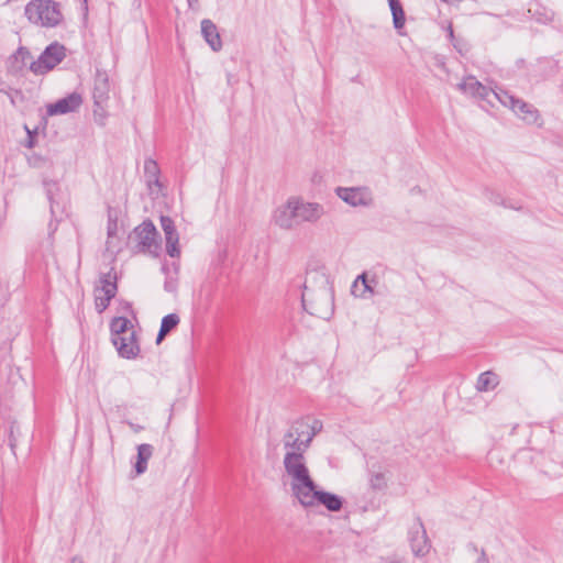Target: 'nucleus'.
<instances>
[{
  "instance_id": "473e14b6",
  "label": "nucleus",
  "mask_w": 563,
  "mask_h": 563,
  "mask_svg": "<svg viewBox=\"0 0 563 563\" xmlns=\"http://www.w3.org/2000/svg\"><path fill=\"white\" fill-rule=\"evenodd\" d=\"M369 486L374 490H384L387 487L385 474L382 472L371 473Z\"/></svg>"
},
{
  "instance_id": "f03ea898",
  "label": "nucleus",
  "mask_w": 563,
  "mask_h": 563,
  "mask_svg": "<svg viewBox=\"0 0 563 563\" xmlns=\"http://www.w3.org/2000/svg\"><path fill=\"white\" fill-rule=\"evenodd\" d=\"M42 184L49 202L51 220L48 222V238L53 239V235L58 229V224L68 217V199L62 191L58 181L45 178Z\"/></svg>"
},
{
  "instance_id": "f8f14e48",
  "label": "nucleus",
  "mask_w": 563,
  "mask_h": 563,
  "mask_svg": "<svg viewBox=\"0 0 563 563\" xmlns=\"http://www.w3.org/2000/svg\"><path fill=\"white\" fill-rule=\"evenodd\" d=\"M82 103L80 93L74 91L57 101L47 104L46 113L51 117L75 112Z\"/></svg>"
},
{
  "instance_id": "f704fd0d",
  "label": "nucleus",
  "mask_w": 563,
  "mask_h": 563,
  "mask_svg": "<svg viewBox=\"0 0 563 563\" xmlns=\"http://www.w3.org/2000/svg\"><path fill=\"white\" fill-rule=\"evenodd\" d=\"M486 199L497 206L508 207V200L503 198L500 194L486 189L485 190Z\"/></svg>"
},
{
  "instance_id": "423d86ee",
  "label": "nucleus",
  "mask_w": 563,
  "mask_h": 563,
  "mask_svg": "<svg viewBox=\"0 0 563 563\" xmlns=\"http://www.w3.org/2000/svg\"><path fill=\"white\" fill-rule=\"evenodd\" d=\"M298 501L303 507H312L317 504H320L324 506L327 510L331 512H338L342 509L344 499L334 493L318 490L316 487L312 488V490L301 494V497L298 499Z\"/></svg>"
},
{
  "instance_id": "2f4dec72",
  "label": "nucleus",
  "mask_w": 563,
  "mask_h": 563,
  "mask_svg": "<svg viewBox=\"0 0 563 563\" xmlns=\"http://www.w3.org/2000/svg\"><path fill=\"white\" fill-rule=\"evenodd\" d=\"M179 322L180 318L177 313H168L163 317L159 328L169 334L174 329L177 328Z\"/></svg>"
},
{
  "instance_id": "393cba45",
  "label": "nucleus",
  "mask_w": 563,
  "mask_h": 563,
  "mask_svg": "<svg viewBox=\"0 0 563 563\" xmlns=\"http://www.w3.org/2000/svg\"><path fill=\"white\" fill-rule=\"evenodd\" d=\"M498 385V376L490 372H484L479 374L476 383V389L478 391H487L495 388Z\"/></svg>"
},
{
  "instance_id": "c85d7f7f",
  "label": "nucleus",
  "mask_w": 563,
  "mask_h": 563,
  "mask_svg": "<svg viewBox=\"0 0 563 563\" xmlns=\"http://www.w3.org/2000/svg\"><path fill=\"white\" fill-rule=\"evenodd\" d=\"M25 64L23 60H20L19 56H16V53L14 52L11 56H9L5 68L7 73L11 76H20L22 75L24 70Z\"/></svg>"
},
{
  "instance_id": "2eb2a0df",
  "label": "nucleus",
  "mask_w": 563,
  "mask_h": 563,
  "mask_svg": "<svg viewBox=\"0 0 563 563\" xmlns=\"http://www.w3.org/2000/svg\"><path fill=\"white\" fill-rule=\"evenodd\" d=\"M457 88L466 93H470L474 98H478L479 100H485L492 102L489 97L493 93V90L486 86H484L481 81H478L474 76H466L459 85Z\"/></svg>"
},
{
  "instance_id": "f3484780",
  "label": "nucleus",
  "mask_w": 563,
  "mask_h": 563,
  "mask_svg": "<svg viewBox=\"0 0 563 563\" xmlns=\"http://www.w3.org/2000/svg\"><path fill=\"white\" fill-rule=\"evenodd\" d=\"M201 34L213 52H219L222 48V40L218 27L211 20L203 19L201 21Z\"/></svg>"
},
{
  "instance_id": "13d9d810",
  "label": "nucleus",
  "mask_w": 563,
  "mask_h": 563,
  "mask_svg": "<svg viewBox=\"0 0 563 563\" xmlns=\"http://www.w3.org/2000/svg\"><path fill=\"white\" fill-rule=\"evenodd\" d=\"M85 10H88L87 0H84Z\"/></svg>"
},
{
  "instance_id": "a19ab883",
  "label": "nucleus",
  "mask_w": 563,
  "mask_h": 563,
  "mask_svg": "<svg viewBox=\"0 0 563 563\" xmlns=\"http://www.w3.org/2000/svg\"><path fill=\"white\" fill-rule=\"evenodd\" d=\"M351 292H352V295H354L355 297L363 298L361 283L358 282V279H357V278H356V279L353 282V284H352Z\"/></svg>"
},
{
  "instance_id": "0eeeda50",
  "label": "nucleus",
  "mask_w": 563,
  "mask_h": 563,
  "mask_svg": "<svg viewBox=\"0 0 563 563\" xmlns=\"http://www.w3.org/2000/svg\"><path fill=\"white\" fill-rule=\"evenodd\" d=\"M134 233L139 239V245L142 251H148L154 255H158L161 244L158 242V232L151 220L143 221L134 229Z\"/></svg>"
},
{
  "instance_id": "4d7b16f0",
  "label": "nucleus",
  "mask_w": 563,
  "mask_h": 563,
  "mask_svg": "<svg viewBox=\"0 0 563 563\" xmlns=\"http://www.w3.org/2000/svg\"><path fill=\"white\" fill-rule=\"evenodd\" d=\"M172 266H173V268H174V271H175V274H177V273H178V269H179L178 264L173 263V265H172Z\"/></svg>"
},
{
  "instance_id": "7ed1b4c3",
  "label": "nucleus",
  "mask_w": 563,
  "mask_h": 563,
  "mask_svg": "<svg viewBox=\"0 0 563 563\" xmlns=\"http://www.w3.org/2000/svg\"><path fill=\"white\" fill-rule=\"evenodd\" d=\"M24 15L31 23L44 27H55L63 21L59 3L54 0H31Z\"/></svg>"
},
{
  "instance_id": "20e7f679",
  "label": "nucleus",
  "mask_w": 563,
  "mask_h": 563,
  "mask_svg": "<svg viewBox=\"0 0 563 563\" xmlns=\"http://www.w3.org/2000/svg\"><path fill=\"white\" fill-rule=\"evenodd\" d=\"M118 292V278L114 268L111 267L108 273H101L99 282L95 286V308L98 313H102Z\"/></svg>"
},
{
  "instance_id": "4468645a",
  "label": "nucleus",
  "mask_w": 563,
  "mask_h": 563,
  "mask_svg": "<svg viewBox=\"0 0 563 563\" xmlns=\"http://www.w3.org/2000/svg\"><path fill=\"white\" fill-rule=\"evenodd\" d=\"M292 197L288 198L286 203L275 209L273 222L283 230H292L297 227L295 210L292 209Z\"/></svg>"
},
{
  "instance_id": "ea45409f",
  "label": "nucleus",
  "mask_w": 563,
  "mask_h": 563,
  "mask_svg": "<svg viewBox=\"0 0 563 563\" xmlns=\"http://www.w3.org/2000/svg\"><path fill=\"white\" fill-rule=\"evenodd\" d=\"M164 289L167 292H175L177 290V279L170 276H167L164 282Z\"/></svg>"
},
{
  "instance_id": "37998d69",
  "label": "nucleus",
  "mask_w": 563,
  "mask_h": 563,
  "mask_svg": "<svg viewBox=\"0 0 563 563\" xmlns=\"http://www.w3.org/2000/svg\"><path fill=\"white\" fill-rule=\"evenodd\" d=\"M465 43H462L460 41L453 42L454 48L461 54L465 55L467 53V48H465Z\"/></svg>"
},
{
  "instance_id": "9d476101",
  "label": "nucleus",
  "mask_w": 563,
  "mask_h": 563,
  "mask_svg": "<svg viewBox=\"0 0 563 563\" xmlns=\"http://www.w3.org/2000/svg\"><path fill=\"white\" fill-rule=\"evenodd\" d=\"M109 91L110 84L108 75L104 71H97L93 89H92V99H93V115L99 114V109L103 111V106H106L109 100Z\"/></svg>"
},
{
  "instance_id": "7c9ffc66",
  "label": "nucleus",
  "mask_w": 563,
  "mask_h": 563,
  "mask_svg": "<svg viewBox=\"0 0 563 563\" xmlns=\"http://www.w3.org/2000/svg\"><path fill=\"white\" fill-rule=\"evenodd\" d=\"M490 97H494L499 100L500 103H503L505 107H508L512 109V107H516V103L518 102V98H516L514 95L509 93L506 90L499 89L498 91L493 90V93Z\"/></svg>"
},
{
  "instance_id": "aec40b11",
  "label": "nucleus",
  "mask_w": 563,
  "mask_h": 563,
  "mask_svg": "<svg viewBox=\"0 0 563 563\" xmlns=\"http://www.w3.org/2000/svg\"><path fill=\"white\" fill-rule=\"evenodd\" d=\"M520 119L526 121L529 124L537 123L539 119V111L538 109L532 106L531 103H528L521 99L518 100L516 103V107H512L511 109Z\"/></svg>"
},
{
  "instance_id": "cd10ccee",
  "label": "nucleus",
  "mask_w": 563,
  "mask_h": 563,
  "mask_svg": "<svg viewBox=\"0 0 563 563\" xmlns=\"http://www.w3.org/2000/svg\"><path fill=\"white\" fill-rule=\"evenodd\" d=\"M284 448L288 451L306 452L303 441L296 438L291 428L287 430L283 438Z\"/></svg>"
},
{
  "instance_id": "bb28decb",
  "label": "nucleus",
  "mask_w": 563,
  "mask_h": 563,
  "mask_svg": "<svg viewBox=\"0 0 563 563\" xmlns=\"http://www.w3.org/2000/svg\"><path fill=\"white\" fill-rule=\"evenodd\" d=\"M323 428L322 421L319 419H311L308 417V426H306L307 429V437L303 441V448L306 451L309 449L313 438L321 432Z\"/></svg>"
},
{
  "instance_id": "f257e3e1",
  "label": "nucleus",
  "mask_w": 563,
  "mask_h": 563,
  "mask_svg": "<svg viewBox=\"0 0 563 563\" xmlns=\"http://www.w3.org/2000/svg\"><path fill=\"white\" fill-rule=\"evenodd\" d=\"M305 452L287 451L284 456V467L291 477V492L299 499L301 494L316 488V484L305 464Z\"/></svg>"
},
{
  "instance_id": "b1692460",
  "label": "nucleus",
  "mask_w": 563,
  "mask_h": 563,
  "mask_svg": "<svg viewBox=\"0 0 563 563\" xmlns=\"http://www.w3.org/2000/svg\"><path fill=\"white\" fill-rule=\"evenodd\" d=\"M131 327L132 323L126 317H114L110 322L111 339L126 335Z\"/></svg>"
},
{
  "instance_id": "603ef678",
  "label": "nucleus",
  "mask_w": 563,
  "mask_h": 563,
  "mask_svg": "<svg viewBox=\"0 0 563 563\" xmlns=\"http://www.w3.org/2000/svg\"><path fill=\"white\" fill-rule=\"evenodd\" d=\"M130 426H131V428H132L134 431H136V432L143 429V428H142L141 426H139V424L130 423Z\"/></svg>"
},
{
  "instance_id": "a211bd4d",
  "label": "nucleus",
  "mask_w": 563,
  "mask_h": 563,
  "mask_svg": "<svg viewBox=\"0 0 563 563\" xmlns=\"http://www.w3.org/2000/svg\"><path fill=\"white\" fill-rule=\"evenodd\" d=\"M319 299H322L325 303H327V308L324 310H322L320 307L318 306H313L311 307V309L309 310L308 307H307V302H306V298H305V295H302V299H301V302H302V307L303 309L309 312L310 314L312 316H317L318 318H321V319H329L331 317V314L333 313V295L332 294H329L327 291H322L320 295H319Z\"/></svg>"
},
{
  "instance_id": "a18cd8bd",
  "label": "nucleus",
  "mask_w": 563,
  "mask_h": 563,
  "mask_svg": "<svg viewBox=\"0 0 563 563\" xmlns=\"http://www.w3.org/2000/svg\"><path fill=\"white\" fill-rule=\"evenodd\" d=\"M166 335H168V333L159 328L156 336V344H159L166 338Z\"/></svg>"
},
{
  "instance_id": "6e6d98bb",
  "label": "nucleus",
  "mask_w": 563,
  "mask_h": 563,
  "mask_svg": "<svg viewBox=\"0 0 563 563\" xmlns=\"http://www.w3.org/2000/svg\"><path fill=\"white\" fill-rule=\"evenodd\" d=\"M188 1V7L189 8H192L195 4L198 3V0H187Z\"/></svg>"
},
{
  "instance_id": "de8ad7c7",
  "label": "nucleus",
  "mask_w": 563,
  "mask_h": 563,
  "mask_svg": "<svg viewBox=\"0 0 563 563\" xmlns=\"http://www.w3.org/2000/svg\"><path fill=\"white\" fill-rule=\"evenodd\" d=\"M507 208H509V209H514V210H520L522 207H521L520 205H518V203L510 202V201L508 200V207H507Z\"/></svg>"
},
{
  "instance_id": "a878e982",
  "label": "nucleus",
  "mask_w": 563,
  "mask_h": 563,
  "mask_svg": "<svg viewBox=\"0 0 563 563\" xmlns=\"http://www.w3.org/2000/svg\"><path fill=\"white\" fill-rule=\"evenodd\" d=\"M165 234V241H166V252L170 257H178L180 255V250L178 246L179 242V234L177 230L167 231Z\"/></svg>"
},
{
  "instance_id": "e433bc0d",
  "label": "nucleus",
  "mask_w": 563,
  "mask_h": 563,
  "mask_svg": "<svg viewBox=\"0 0 563 563\" xmlns=\"http://www.w3.org/2000/svg\"><path fill=\"white\" fill-rule=\"evenodd\" d=\"M118 232V219L112 217L111 212L108 214L107 234L109 238L115 236Z\"/></svg>"
},
{
  "instance_id": "49530a36",
  "label": "nucleus",
  "mask_w": 563,
  "mask_h": 563,
  "mask_svg": "<svg viewBox=\"0 0 563 563\" xmlns=\"http://www.w3.org/2000/svg\"><path fill=\"white\" fill-rule=\"evenodd\" d=\"M475 563H488V559L486 556V553H485L484 549H482L481 555H479V558L477 559V561Z\"/></svg>"
},
{
  "instance_id": "79ce46f5",
  "label": "nucleus",
  "mask_w": 563,
  "mask_h": 563,
  "mask_svg": "<svg viewBox=\"0 0 563 563\" xmlns=\"http://www.w3.org/2000/svg\"><path fill=\"white\" fill-rule=\"evenodd\" d=\"M106 118H107L106 110L103 109V111H102L99 109V114L97 117L95 115V121L97 124L103 126L106 124Z\"/></svg>"
},
{
  "instance_id": "4be33fe9",
  "label": "nucleus",
  "mask_w": 563,
  "mask_h": 563,
  "mask_svg": "<svg viewBox=\"0 0 563 563\" xmlns=\"http://www.w3.org/2000/svg\"><path fill=\"white\" fill-rule=\"evenodd\" d=\"M136 450H137V454H136V462L134 464V470H135V474L139 476L146 472L147 463H148V460L153 455L154 448L152 444L142 443V444L137 445Z\"/></svg>"
},
{
  "instance_id": "1a4fd4ad",
  "label": "nucleus",
  "mask_w": 563,
  "mask_h": 563,
  "mask_svg": "<svg viewBox=\"0 0 563 563\" xmlns=\"http://www.w3.org/2000/svg\"><path fill=\"white\" fill-rule=\"evenodd\" d=\"M408 538L411 550L416 556H424L429 553L431 542L420 517L416 518V522L408 532Z\"/></svg>"
},
{
  "instance_id": "39448f33",
  "label": "nucleus",
  "mask_w": 563,
  "mask_h": 563,
  "mask_svg": "<svg viewBox=\"0 0 563 563\" xmlns=\"http://www.w3.org/2000/svg\"><path fill=\"white\" fill-rule=\"evenodd\" d=\"M66 58V47L55 41L47 45L36 60L31 62L30 70L36 75H45Z\"/></svg>"
},
{
  "instance_id": "412c9836",
  "label": "nucleus",
  "mask_w": 563,
  "mask_h": 563,
  "mask_svg": "<svg viewBox=\"0 0 563 563\" xmlns=\"http://www.w3.org/2000/svg\"><path fill=\"white\" fill-rule=\"evenodd\" d=\"M144 177H145L146 184L150 188L153 185L159 189L163 187L161 179H159L161 168H159L157 162L152 157H147L144 161Z\"/></svg>"
},
{
  "instance_id": "58836bf2",
  "label": "nucleus",
  "mask_w": 563,
  "mask_h": 563,
  "mask_svg": "<svg viewBox=\"0 0 563 563\" xmlns=\"http://www.w3.org/2000/svg\"><path fill=\"white\" fill-rule=\"evenodd\" d=\"M15 53H16V56H19L20 60H23L24 64L26 65L27 60L31 58L30 49L25 46H20V47H18Z\"/></svg>"
},
{
  "instance_id": "6ab92c4d",
  "label": "nucleus",
  "mask_w": 563,
  "mask_h": 563,
  "mask_svg": "<svg viewBox=\"0 0 563 563\" xmlns=\"http://www.w3.org/2000/svg\"><path fill=\"white\" fill-rule=\"evenodd\" d=\"M529 16L540 24H548L554 20L555 13L552 9L543 5L539 1L530 3L528 9Z\"/></svg>"
},
{
  "instance_id": "72a5a7b5",
  "label": "nucleus",
  "mask_w": 563,
  "mask_h": 563,
  "mask_svg": "<svg viewBox=\"0 0 563 563\" xmlns=\"http://www.w3.org/2000/svg\"><path fill=\"white\" fill-rule=\"evenodd\" d=\"M306 426H308V417H301L297 420H295L291 424V429L296 435V438H299V440H305L303 435H307V429Z\"/></svg>"
},
{
  "instance_id": "9b49d317",
  "label": "nucleus",
  "mask_w": 563,
  "mask_h": 563,
  "mask_svg": "<svg viewBox=\"0 0 563 563\" xmlns=\"http://www.w3.org/2000/svg\"><path fill=\"white\" fill-rule=\"evenodd\" d=\"M335 192L340 199L352 207H367L372 203V197L366 188L338 187Z\"/></svg>"
},
{
  "instance_id": "6e6552de",
  "label": "nucleus",
  "mask_w": 563,
  "mask_h": 563,
  "mask_svg": "<svg viewBox=\"0 0 563 563\" xmlns=\"http://www.w3.org/2000/svg\"><path fill=\"white\" fill-rule=\"evenodd\" d=\"M297 227L302 222L316 223L324 214V208L318 202H306L299 197H292Z\"/></svg>"
},
{
  "instance_id": "c9c22d12",
  "label": "nucleus",
  "mask_w": 563,
  "mask_h": 563,
  "mask_svg": "<svg viewBox=\"0 0 563 563\" xmlns=\"http://www.w3.org/2000/svg\"><path fill=\"white\" fill-rule=\"evenodd\" d=\"M357 279L361 283L363 298H366L367 294H369V295L374 294V290H373L368 279H367V274L366 273H362L361 275H358Z\"/></svg>"
},
{
  "instance_id": "c756f323",
  "label": "nucleus",
  "mask_w": 563,
  "mask_h": 563,
  "mask_svg": "<svg viewBox=\"0 0 563 563\" xmlns=\"http://www.w3.org/2000/svg\"><path fill=\"white\" fill-rule=\"evenodd\" d=\"M4 432L8 437V444L10 449L14 452L18 444V437L20 434V427L15 420H10L8 424L4 427Z\"/></svg>"
},
{
  "instance_id": "5701e85b",
  "label": "nucleus",
  "mask_w": 563,
  "mask_h": 563,
  "mask_svg": "<svg viewBox=\"0 0 563 563\" xmlns=\"http://www.w3.org/2000/svg\"><path fill=\"white\" fill-rule=\"evenodd\" d=\"M387 1L393 15V25L395 30L398 32V34L402 35L404 33L401 32V30L404 29L406 22V14L402 4L400 0Z\"/></svg>"
},
{
  "instance_id": "ddd939ff",
  "label": "nucleus",
  "mask_w": 563,
  "mask_h": 563,
  "mask_svg": "<svg viewBox=\"0 0 563 563\" xmlns=\"http://www.w3.org/2000/svg\"><path fill=\"white\" fill-rule=\"evenodd\" d=\"M111 342L117 347L118 354L122 358L133 360L140 354L141 349L136 340L135 331L130 332L129 335L115 336V339H111Z\"/></svg>"
},
{
  "instance_id": "c03bdc74",
  "label": "nucleus",
  "mask_w": 563,
  "mask_h": 563,
  "mask_svg": "<svg viewBox=\"0 0 563 563\" xmlns=\"http://www.w3.org/2000/svg\"><path fill=\"white\" fill-rule=\"evenodd\" d=\"M120 303H121L122 310L134 316V310H133L132 303L130 301L121 300Z\"/></svg>"
},
{
  "instance_id": "09e8293b",
  "label": "nucleus",
  "mask_w": 563,
  "mask_h": 563,
  "mask_svg": "<svg viewBox=\"0 0 563 563\" xmlns=\"http://www.w3.org/2000/svg\"><path fill=\"white\" fill-rule=\"evenodd\" d=\"M526 64H527V63H526V60H525L523 58H519V59H517V62H516V65H517V67H518L519 69H520V68H523V67L526 66Z\"/></svg>"
},
{
  "instance_id": "dca6fc26",
  "label": "nucleus",
  "mask_w": 563,
  "mask_h": 563,
  "mask_svg": "<svg viewBox=\"0 0 563 563\" xmlns=\"http://www.w3.org/2000/svg\"><path fill=\"white\" fill-rule=\"evenodd\" d=\"M533 76L545 79L554 76L559 71V60L553 57H540L534 64L530 65Z\"/></svg>"
},
{
  "instance_id": "864d4df0",
  "label": "nucleus",
  "mask_w": 563,
  "mask_h": 563,
  "mask_svg": "<svg viewBox=\"0 0 563 563\" xmlns=\"http://www.w3.org/2000/svg\"><path fill=\"white\" fill-rule=\"evenodd\" d=\"M27 133H29L27 146L32 147L33 146V136H32V134L30 132H27Z\"/></svg>"
},
{
  "instance_id": "8fccbe9b",
  "label": "nucleus",
  "mask_w": 563,
  "mask_h": 563,
  "mask_svg": "<svg viewBox=\"0 0 563 563\" xmlns=\"http://www.w3.org/2000/svg\"><path fill=\"white\" fill-rule=\"evenodd\" d=\"M449 37L452 43L457 41V40H455L454 31H453L452 26H449Z\"/></svg>"
},
{
  "instance_id": "3c124183",
  "label": "nucleus",
  "mask_w": 563,
  "mask_h": 563,
  "mask_svg": "<svg viewBox=\"0 0 563 563\" xmlns=\"http://www.w3.org/2000/svg\"><path fill=\"white\" fill-rule=\"evenodd\" d=\"M162 271H163V273H164L165 275H167V276H168V274H169V266H168L167 264H163V266H162Z\"/></svg>"
},
{
  "instance_id": "5fc2aeb1",
  "label": "nucleus",
  "mask_w": 563,
  "mask_h": 563,
  "mask_svg": "<svg viewBox=\"0 0 563 563\" xmlns=\"http://www.w3.org/2000/svg\"><path fill=\"white\" fill-rule=\"evenodd\" d=\"M70 563H85V562L82 561V559L75 556L71 559Z\"/></svg>"
},
{
  "instance_id": "4c0bfd02",
  "label": "nucleus",
  "mask_w": 563,
  "mask_h": 563,
  "mask_svg": "<svg viewBox=\"0 0 563 563\" xmlns=\"http://www.w3.org/2000/svg\"><path fill=\"white\" fill-rule=\"evenodd\" d=\"M161 225H162L164 233L169 230L173 231L176 229L173 219L168 216H161Z\"/></svg>"
}]
</instances>
